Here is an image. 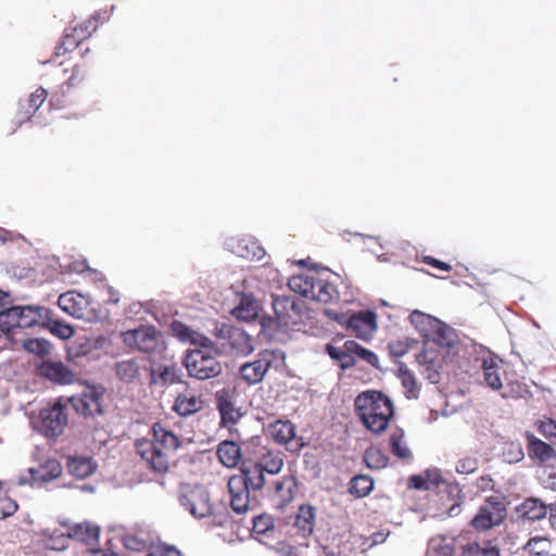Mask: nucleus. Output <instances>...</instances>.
<instances>
[{
    "mask_svg": "<svg viewBox=\"0 0 556 556\" xmlns=\"http://www.w3.org/2000/svg\"><path fill=\"white\" fill-rule=\"evenodd\" d=\"M42 327L47 328L54 337L61 340H67L74 334V328L70 324L53 318L49 309L47 319L45 318Z\"/></svg>",
    "mask_w": 556,
    "mask_h": 556,
    "instance_id": "e433bc0d",
    "label": "nucleus"
},
{
    "mask_svg": "<svg viewBox=\"0 0 556 556\" xmlns=\"http://www.w3.org/2000/svg\"><path fill=\"white\" fill-rule=\"evenodd\" d=\"M424 472L426 475L427 482L430 485V489L432 486H439L442 483H444L441 471L438 468H430L425 470Z\"/></svg>",
    "mask_w": 556,
    "mask_h": 556,
    "instance_id": "69168bd1",
    "label": "nucleus"
},
{
    "mask_svg": "<svg viewBox=\"0 0 556 556\" xmlns=\"http://www.w3.org/2000/svg\"><path fill=\"white\" fill-rule=\"evenodd\" d=\"M270 434L280 444H288L296 439L295 427L290 419H275L269 426Z\"/></svg>",
    "mask_w": 556,
    "mask_h": 556,
    "instance_id": "bb28decb",
    "label": "nucleus"
},
{
    "mask_svg": "<svg viewBox=\"0 0 556 556\" xmlns=\"http://www.w3.org/2000/svg\"><path fill=\"white\" fill-rule=\"evenodd\" d=\"M25 351L37 356H46L51 352V343L43 338L27 339L23 343Z\"/></svg>",
    "mask_w": 556,
    "mask_h": 556,
    "instance_id": "49530a36",
    "label": "nucleus"
},
{
    "mask_svg": "<svg viewBox=\"0 0 556 556\" xmlns=\"http://www.w3.org/2000/svg\"><path fill=\"white\" fill-rule=\"evenodd\" d=\"M71 536L68 531L66 533L59 530L53 531L47 540V546L53 551H64L68 546Z\"/></svg>",
    "mask_w": 556,
    "mask_h": 556,
    "instance_id": "864d4df0",
    "label": "nucleus"
},
{
    "mask_svg": "<svg viewBox=\"0 0 556 556\" xmlns=\"http://www.w3.org/2000/svg\"><path fill=\"white\" fill-rule=\"evenodd\" d=\"M338 298V291L334 285L327 280L316 278L311 299L313 301L329 303Z\"/></svg>",
    "mask_w": 556,
    "mask_h": 556,
    "instance_id": "c9c22d12",
    "label": "nucleus"
},
{
    "mask_svg": "<svg viewBox=\"0 0 556 556\" xmlns=\"http://www.w3.org/2000/svg\"><path fill=\"white\" fill-rule=\"evenodd\" d=\"M408 486L415 490H430L425 472L421 475H413L408 479Z\"/></svg>",
    "mask_w": 556,
    "mask_h": 556,
    "instance_id": "0e129e2a",
    "label": "nucleus"
},
{
    "mask_svg": "<svg viewBox=\"0 0 556 556\" xmlns=\"http://www.w3.org/2000/svg\"><path fill=\"white\" fill-rule=\"evenodd\" d=\"M372 488L374 480L366 475L356 476L350 482V493L357 497H364L368 495Z\"/></svg>",
    "mask_w": 556,
    "mask_h": 556,
    "instance_id": "a18cd8bd",
    "label": "nucleus"
},
{
    "mask_svg": "<svg viewBox=\"0 0 556 556\" xmlns=\"http://www.w3.org/2000/svg\"><path fill=\"white\" fill-rule=\"evenodd\" d=\"M48 92L45 88L40 87L36 89L28 99V109L25 112V117H22L20 124L30 118L31 114L35 113L45 102Z\"/></svg>",
    "mask_w": 556,
    "mask_h": 556,
    "instance_id": "3c124183",
    "label": "nucleus"
},
{
    "mask_svg": "<svg viewBox=\"0 0 556 556\" xmlns=\"http://www.w3.org/2000/svg\"><path fill=\"white\" fill-rule=\"evenodd\" d=\"M102 395L97 388L87 387L81 394L55 400L49 409L40 413L39 417H68L72 413L85 417L102 415Z\"/></svg>",
    "mask_w": 556,
    "mask_h": 556,
    "instance_id": "f03ea898",
    "label": "nucleus"
},
{
    "mask_svg": "<svg viewBox=\"0 0 556 556\" xmlns=\"http://www.w3.org/2000/svg\"><path fill=\"white\" fill-rule=\"evenodd\" d=\"M123 543L127 549L134 552H141L148 545L147 541L138 534H126L123 538Z\"/></svg>",
    "mask_w": 556,
    "mask_h": 556,
    "instance_id": "13d9d810",
    "label": "nucleus"
},
{
    "mask_svg": "<svg viewBox=\"0 0 556 556\" xmlns=\"http://www.w3.org/2000/svg\"><path fill=\"white\" fill-rule=\"evenodd\" d=\"M425 262L435 268H439L441 270H444V271H450L451 270V266L444 262H441L439 260H435L431 256H426L425 257Z\"/></svg>",
    "mask_w": 556,
    "mask_h": 556,
    "instance_id": "338daca9",
    "label": "nucleus"
},
{
    "mask_svg": "<svg viewBox=\"0 0 556 556\" xmlns=\"http://www.w3.org/2000/svg\"><path fill=\"white\" fill-rule=\"evenodd\" d=\"M520 511L528 520L536 521L549 514V508L541 500L530 497L522 503Z\"/></svg>",
    "mask_w": 556,
    "mask_h": 556,
    "instance_id": "473e14b6",
    "label": "nucleus"
},
{
    "mask_svg": "<svg viewBox=\"0 0 556 556\" xmlns=\"http://www.w3.org/2000/svg\"><path fill=\"white\" fill-rule=\"evenodd\" d=\"M526 437L528 442V454L531 458L546 462L555 456L556 453L549 444L543 442L534 434L529 432H527Z\"/></svg>",
    "mask_w": 556,
    "mask_h": 556,
    "instance_id": "cd10ccee",
    "label": "nucleus"
},
{
    "mask_svg": "<svg viewBox=\"0 0 556 556\" xmlns=\"http://www.w3.org/2000/svg\"><path fill=\"white\" fill-rule=\"evenodd\" d=\"M40 377L58 384H71L75 381V372L60 361L45 359L37 366Z\"/></svg>",
    "mask_w": 556,
    "mask_h": 556,
    "instance_id": "4468645a",
    "label": "nucleus"
},
{
    "mask_svg": "<svg viewBox=\"0 0 556 556\" xmlns=\"http://www.w3.org/2000/svg\"><path fill=\"white\" fill-rule=\"evenodd\" d=\"M152 381L162 386L177 383L179 382V371L176 366L160 367L157 370H152Z\"/></svg>",
    "mask_w": 556,
    "mask_h": 556,
    "instance_id": "ea45409f",
    "label": "nucleus"
},
{
    "mask_svg": "<svg viewBox=\"0 0 556 556\" xmlns=\"http://www.w3.org/2000/svg\"><path fill=\"white\" fill-rule=\"evenodd\" d=\"M315 281L316 277L314 275L301 274L292 276L289 279L288 286L293 292L299 293L303 298L311 299Z\"/></svg>",
    "mask_w": 556,
    "mask_h": 556,
    "instance_id": "7c9ffc66",
    "label": "nucleus"
},
{
    "mask_svg": "<svg viewBox=\"0 0 556 556\" xmlns=\"http://www.w3.org/2000/svg\"><path fill=\"white\" fill-rule=\"evenodd\" d=\"M211 348H200L189 351L184 359V365L190 377L206 380L217 377L222 370V364L212 354Z\"/></svg>",
    "mask_w": 556,
    "mask_h": 556,
    "instance_id": "39448f33",
    "label": "nucleus"
},
{
    "mask_svg": "<svg viewBox=\"0 0 556 556\" xmlns=\"http://www.w3.org/2000/svg\"><path fill=\"white\" fill-rule=\"evenodd\" d=\"M61 475V464L54 458H49L38 467L29 468L27 473L21 475L18 477V484L41 485L42 483L58 479Z\"/></svg>",
    "mask_w": 556,
    "mask_h": 556,
    "instance_id": "f8f14e48",
    "label": "nucleus"
},
{
    "mask_svg": "<svg viewBox=\"0 0 556 556\" xmlns=\"http://www.w3.org/2000/svg\"><path fill=\"white\" fill-rule=\"evenodd\" d=\"M346 350L352 353V356L356 359L361 358L371 366L378 368L379 367V357L371 351L363 348L355 341H346L345 342Z\"/></svg>",
    "mask_w": 556,
    "mask_h": 556,
    "instance_id": "a19ab883",
    "label": "nucleus"
},
{
    "mask_svg": "<svg viewBox=\"0 0 556 556\" xmlns=\"http://www.w3.org/2000/svg\"><path fill=\"white\" fill-rule=\"evenodd\" d=\"M180 505L195 519H203L212 515L208 491L200 485L188 486L179 495Z\"/></svg>",
    "mask_w": 556,
    "mask_h": 556,
    "instance_id": "6e6552de",
    "label": "nucleus"
},
{
    "mask_svg": "<svg viewBox=\"0 0 556 556\" xmlns=\"http://www.w3.org/2000/svg\"><path fill=\"white\" fill-rule=\"evenodd\" d=\"M280 356L274 352L265 350L257 355L253 362L245 363L240 367V376L249 384L261 382L268 369L278 361Z\"/></svg>",
    "mask_w": 556,
    "mask_h": 556,
    "instance_id": "9d476101",
    "label": "nucleus"
},
{
    "mask_svg": "<svg viewBox=\"0 0 556 556\" xmlns=\"http://www.w3.org/2000/svg\"><path fill=\"white\" fill-rule=\"evenodd\" d=\"M275 316L261 319L262 331L271 339H278L281 333L300 323L302 308L294 299L286 295L276 296L273 301Z\"/></svg>",
    "mask_w": 556,
    "mask_h": 556,
    "instance_id": "7ed1b4c3",
    "label": "nucleus"
},
{
    "mask_svg": "<svg viewBox=\"0 0 556 556\" xmlns=\"http://www.w3.org/2000/svg\"><path fill=\"white\" fill-rule=\"evenodd\" d=\"M274 528L273 518L269 515H258L253 517V532L265 534Z\"/></svg>",
    "mask_w": 556,
    "mask_h": 556,
    "instance_id": "4d7b16f0",
    "label": "nucleus"
},
{
    "mask_svg": "<svg viewBox=\"0 0 556 556\" xmlns=\"http://www.w3.org/2000/svg\"><path fill=\"white\" fill-rule=\"evenodd\" d=\"M417 362L418 364L426 366V369L430 372L428 374L427 378L432 382L435 383L439 381V374L433 369L434 368V358L432 352H421L417 355Z\"/></svg>",
    "mask_w": 556,
    "mask_h": 556,
    "instance_id": "6e6d98bb",
    "label": "nucleus"
},
{
    "mask_svg": "<svg viewBox=\"0 0 556 556\" xmlns=\"http://www.w3.org/2000/svg\"><path fill=\"white\" fill-rule=\"evenodd\" d=\"M67 419H31V428L48 439L63 433Z\"/></svg>",
    "mask_w": 556,
    "mask_h": 556,
    "instance_id": "a878e982",
    "label": "nucleus"
},
{
    "mask_svg": "<svg viewBox=\"0 0 556 556\" xmlns=\"http://www.w3.org/2000/svg\"><path fill=\"white\" fill-rule=\"evenodd\" d=\"M358 417H393L394 406L391 399L381 391L362 392L354 402Z\"/></svg>",
    "mask_w": 556,
    "mask_h": 556,
    "instance_id": "0eeeda50",
    "label": "nucleus"
},
{
    "mask_svg": "<svg viewBox=\"0 0 556 556\" xmlns=\"http://www.w3.org/2000/svg\"><path fill=\"white\" fill-rule=\"evenodd\" d=\"M3 501V510L4 513H8V517L13 515L16 509H17V505L15 502H12V501H7V500H2Z\"/></svg>",
    "mask_w": 556,
    "mask_h": 556,
    "instance_id": "774afa93",
    "label": "nucleus"
},
{
    "mask_svg": "<svg viewBox=\"0 0 556 556\" xmlns=\"http://www.w3.org/2000/svg\"><path fill=\"white\" fill-rule=\"evenodd\" d=\"M228 490L230 493V506L238 514L245 513L250 507V491L243 486V480L230 478L228 481Z\"/></svg>",
    "mask_w": 556,
    "mask_h": 556,
    "instance_id": "6ab92c4d",
    "label": "nucleus"
},
{
    "mask_svg": "<svg viewBox=\"0 0 556 556\" xmlns=\"http://www.w3.org/2000/svg\"><path fill=\"white\" fill-rule=\"evenodd\" d=\"M408 319L419 334L428 341L433 337V331L439 323L438 318L418 309L413 311Z\"/></svg>",
    "mask_w": 556,
    "mask_h": 556,
    "instance_id": "b1692460",
    "label": "nucleus"
},
{
    "mask_svg": "<svg viewBox=\"0 0 556 556\" xmlns=\"http://www.w3.org/2000/svg\"><path fill=\"white\" fill-rule=\"evenodd\" d=\"M316 509L308 504L301 505L295 516L294 528L302 538H307L314 532Z\"/></svg>",
    "mask_w": 556,
    "mask_h": 556,
    "instance_id": "4be33fe9",
    "label": "nucleus"
},
{
    "mask_svg": "<svg viewBox=\"0 0 556 556\" xmlns=\"http://www.w3.org/2000/svg\"><path fill=\"white\" fill-rule=\"evenodd\" d=\"M341 319L346 321L348 329L363 340L371 338L377 329L376 314L371 311L353 313L350 317H342Z\"/></svg>",
    "mask_w": 556,
    "mask_h": 556,
    "instance_id": "2eb2a0df",
    "label": "nucleus"
},
{
    "mask_svg": "<svg viewBox=\"0 0 556 556\" xmlns=\"http://www.w3.org/2000/svg\"><path fill=\"white\" fill-rule=\"evenodd\" d=\"M549 545V541L543 538H532L527 544V548L530 555L536 553H546V547Z\"/></svg>",
    "mask_w": 556,
    "mask_h": 556,
    "instance_id": "052dcab7",
    "label": "nucleus"
},
{
    "mask_svg": "<svg viewBox=\"0 0 556 556\" xmlns=\"http://www.w3.org/2000/svg\"><path fill=\"white\" fill-rule=\"evenodd\" d=\"M362 424L375 433H381L388 429L390 419H361Z\"/></svg>",
    "mask_w": 556,
    "mask_h": 556,
    "instance_id": "680f3d73",
    "label": "nucleus"
},
{
    "mask_svg": "<svg viewBox=\"0 0 556 556\" xmlns=\"http://www.w3.org/2000/svg\"><path fill=\"white\" fill-rule=\"evenodd\" d=\"M293 486L294 481L289 477L273 482L274 494L280 498V502L291 501Z\"/></svg>",
    "mask_w": 556,
    "mask_h": 556,
    "instance_id": "de8ad7c7",
    "label": "nucleus"
},
{
    "mask_svg": "<svg viewBox=\"0 0 556 556\" xmlns=\"http://www.w3.org/2000/svg\"><path fill=\"white\" fill-rule=\"evenodd\" d=\"M121 339L126 346L149 355H160L166 348L163 333L150 325L123 331Z\"/></svg>",
    "mask_w": 556,
    "mask_h": 556,
    "instance_id": "20e7f679",
    "label": "nucleus"
},
{
    "mask_svg": "<svg viewBox=\"0 0 556 556\" xmlns=\"http://www.w3.org/2000/svg\"><path fill=\"white\" fill-rule=\"evenodd\" d=\"M478 469V459L476 457H464L458 460L456 471L460 475H469Z\"/></svg>",
    "mask_w": 556,
    "mask_h": 556,
    "instance_id": "bf43d9fd",
    "label": "nucleus"
},
{
    "mask_svg": "<svg viewBox=\"0 0 556 556\" xmlns=\"http://www.w3.org/2000/svg\"><path fill=\"white\" fill-rule=\"evenodd\" d=\"M180 442L176 434L164 429L160 424L153 425V440H141L137 443V452L154 471L165 472L169 466V453Z\"/></svg>",
    "mask_w": 556,
    "mask_h": 556,
    "instance_id": "f257e3e1",
    "label": "nucleus"
},
{
    "mask_svg": "<svg viewBox=\"0 0 556 556\" xmlns=\"http://www.w3.org/2000/svg\"><path fill=\"white\" fill-rule=\"evenodd\" d=\"M397 378L401 381L405 396L407 399H417L420 391L419 384L414 374L405 364L399 366Z\"/></svg>",
    "mask_w": 556,
    "mask_h": 556,
    "instance_id": "2f4dec72",
    "label": "nucleus"
},
{
    "mask_svg": "<svg viewBox=\"0 0 556 556\" xmlns=\"http://www.w3.org/2000/svg\"><path fill=\"white\" fill-rule=\"evenodd\" d=\"M15 328H20L17 306H5L0 313V329L4 333H11Z\"/></svg>",
    "mask_w": 556,
    "mask_h": 556,
    "instance_id": "37998d69",
    "label": "nucleus"
},
{
    "mask_svg": "<svg viewBox=\"0 0 556 556\" xmlns=\"http://www.w3.org/2000/svg\"><path fill=\"white\" fill-rule=\"evenodd\" d=\"M98 468L97 463L89 456H68L67 469L78 479H86L93 475Z\"/></svg>",
    "mask_w": 556,
    "mask_h": 556,
    "instance_id": "5701e85b",
    "label": "nucleus"
},
{
    "mask_svg": "<svg viewBox=\"0 0 556 556\" xmlns=\"http://www.w3.org/2000/svg\"><path fill=\"white\" fill-rule=\"evenodd\" d=\"M503 460L508 464H516L523 459L525 453L519 443H507L502 451Z\"/></svg>",
    "mask_w": 556,
    "mask_h": 556,
    "instance_id": "603ef678",
    "label": "nucleus"
},
{
    "mask_svg": "<svg viewBox=\"0 0 556 556\" xmlns=\"http://www.w3.org/2000/svg\"><path fill=\"white\" fill-rule=\"evenodd\" d=\"M364 462L369 469L379 470L387 467L389 458L381 450L371 446L365 451Z\"/></svg>",
    "mask_w": 556,
    "mask_h": 556,
    "instance_id": "79ce46f5",
    "label": "nucleus"
},
{
    "mask_svg": "<svg viewBox=\"0 0 556 556\" xmlns=\"http://www.w3.org/2000/svg\"><path fill=\"white\" fill-rule=\"evenodd\" d=\"M58 304L63 312L77 319L92 323L101 318L99 304L87 294L68 291L59 296Z\"/></svg>",
    "mask_w": 556,
    "mask_h": 556,
    "instance_id": "423d86ee",
    "label": "nucleus"
},
{
    "mask_svg": "<svg viewBox=\"0 0 556 556\" xmlns=\"http://www.w3.org/2000/svg\"><path fill=\"white\" fill-rule=\"evenodd\" d=\"M433 337L429 341L437 343L440 346H452L456 341V334L453 328L439 319L438 327L433 331Z\"/></svg>",
    "mask_w": 556,
    "mask_h": 556,
    "instance_id": "4c0bfd02",
    "label": "nucleus"
},
{
    "mask_svg": "<svg viewBox=\"0 0 556 556\" xmlns=\"http://www.w3.org/2000/svg\"><path fill=\"white\" fill-rule=\"evenodd\" d=\"M265 473L276 475L283 465V460L279 453H274L262 448L261 454L254 459Z\"/></svg>",
    "mask_w": 556,
    "mask_h": 556,
    "instance_id": "c756f323",
    "label": "nucleus"
},
{
    "mask_svg": "<svg viewBox=\"0 0 556 556\" xmlns=\"http://www.w3.org/2000/svg\"><path fill=\"white\" fill-rule=\"evenodd\" d=\"M97 29L96 16L90 17L79 27H75L72 33H66L63 45L65 50L75 48L81 40L88 38Z\"/></svg>",
    "mask_w": 556,
    "mask_h": 556,
    "instance_id": "393cba45",
    "label": "nucleus"
},
{
    "mask_svg": "<svg viewBox=\"0 0 556 556\" xmlns=\"http://www.w3.org/2000/svg\"><path fill=\"white\" fill-rule=\"evenodd\" d=\"M20 328L42 326L48 316V308L39 305L17 306Z\"/></svg>",
    "mask_w": 556,
    "mask_h": 556,
    "instance_id": "412c9836",
    "label": "nucleus"
},
{
    "mask_svg": "<svg viewBox=\"0 0 556 556\" xmlns=\"http://www.w3.org/2000/svg\"><path fill=\"white\" fill-rule=\"evenodd\" d=\"M240 471L241 475L232 476L231 478L242 479L243 486L253 491L261 490L264 486L266 482V473L255 460H244L241 465Z\"/></svg>",
    "mask_w": 556,
    "mask_h": 556,
    "instance_id": "f3484780",
    "label": "nucleus"
},
{
    "mask_svg": "<svg viewBox=\"0 0 556 556\" xmlns=\"http://www.w3.org/2000/svg\"><path fill=\"white\" fill-rule=\"evenodd\" d=\"M170 331L175 338L184 343H190L203 349L214 345L211 339L178 320H174L170 324Z\"/></svg>",
    "mask_w": 556,
    "mask_h": 556,
    "instance_id": "dca6fc26",
    "label": "nucleus"
},
{
    "mask_svg": "<svg viewBox=\"0 0 556 556\" xmlns=\"http://www.w3.org/2000/svg\"><path fill=\"white\" fill-rule=\"evenodd\" d=\"M218 337L226 341L229 351L238 356H247L254 351L251 336L242 328L224 324L218 329Z\"/></svg>",
    "mask_w": 556,
    "mask_h": 556,
    "instance_id": "1a4fd4ad",
    "label": "nucleus"
},
{
    "mask_svg": "<svg viewBox=\"0 0 556 556\" xmlns=\"http://www.w3.org/2000/svg\"><path fill=\"white\" fill-rule=\"evenodd\" d=\"M464 556H500V552L495 546L480 545L478 543H468L463 546Z\"/></svg>",
    "mask_w": 556,
    "mask_h": 556,
    "instance_id": "09e8293b",
    "label": "nucleus"
},
{
    "mask_svg": "<svg viewBox=\"0 0 556 556\" xmlns=\"http://www.w3.org/2000/svg\"><path fill=\"white\" fill-rule=\"evenodd\" d=\"M390 445L392 453L402 459L412 458V452L405 441L403 440V432L393 433L390 438Z\"/></svg>",
    "mask_w": 556,
    "mask_h": 556,
    "instance_id": "8fccbe9b",
    "label": "nucleus"
},
{
    "mask_svg": "<svg viewBox=\"0 0 556 556\" xmlns=\"http://www.w3.org/2000/svg\"><path fill=\"white\" fill-rule=\"evenodd\" d=\"M497 358L493 356L482 358V370L485 383L494 390L502 387V380L500 377V366Z\"/></svg>",
    "mask_w": 556,
    "mask_h": 556,
    "instance_id": "72a5a7b5",
    "label": "nucleus"
},
{
    "mask_svg": "<svg viewBox=\"0 0 556 556\" xmlns=\"http://www.w3.org/2000/svg\"><path fill=\"white\" fill-rule=\"evenodd\" d=\"M202 400L193 393L179 394L174 404V410L181 417L198 413L202 408Z\"/></svg>",
    "mask_w": 556,
    "mask_h": 556,
    "instance_id": "c85d7f7f",
    "label": "nucleus"
},
{
    "mask_svg": "<svg viewBox=\"0 0 556 556\" xmlns=\"http://www.w3.org/2000/svg\"><path fill=\"white\" fill-rule=\"evenodd\" d=\"M538 429L547 439L556 438V421H555V419L540 420Z\"/></svg>",
    "mask_w": 556,
    "mask_h": 556,
    "instance_id": "e2e57ef3",
    "label": "nucleus"
},
{
    "mask_svg": "<svg viewBox=\"0 0 556 556\" xmlns=\"http://www.w3.org/2000/svg\"><path fill=\"white\" fill-rule=\"evenodd\" d=\"M506 517L505 505L495 498H490L482 504L471 525L477 530H489L498 526Z\"/></svg>",
    "mask_w": 556,
    "mask_h": 556,
    "instance_id": "9b49d317",
    "label": "nucleus"
},
{
    "mask_svg": "<svg viewBox=\"0 0 556 556\" xmlns=\"http://www.w3.org/2000/svg\"><path fill=\"white\" fill-rule=\"evenodd\" d=\"M115 374L122 381L131 382L139 374V364L136 359L117 362L115 364Z\"/></svg>",
    "mask_w": 556,
    "mask_h": 556,
    "instance_id": "58836bf2",
    "label": "nucleus"
},
{
    "mask_svg": "<svg viewBox=\"0 0 556 556\" xmlns=\"http://www.w3.org/2000/svg\"><path fill=\"white\" fill-rule=\"evenodd\" d=\"M217 456L226 467H235L241 456L240 447L232 441H224L218 445Z\"/></svg>",
    "mask_w": 556,
    "mask_h": 556,
    "instance_id": "f704fd0d",
    "label": "nucleus"
},
{
    "mask_svg": "<svg viewBox=\"0 0 556 556\" xmlns=\"http://www.w3.org/2000/svg\"><path fill=\"white\" fill-rule=\"evenodd\" d=\"M260 308L258 301L251 293H241L230 314L240 321L250 323L258 317Z\"/></svg>",
    "mask_w": 556,
    "mask_h": 556,
    "instance_id": "a211bd4d",
    "label": "nucleus"
},
{
    "mask_svg": "<svg viewBox=\"0 0 556 556\" xmlns=\"http://www.w3.org/2000/svg\"><path fill=\"white\" fill-rule=\"evenodd\" d=\"M62 525L68 530L71 539L84 542L87 545H93L98 541L100 529L88 521L74 525L63 522Z\"/></svg>",
    "mask_w": 556,
    "mask_h": 556,
    "instance_id": "aec40b11",
    "label": "nucleus"
},
{
    "mask_svg": "<svg viewBox=\"0 0 556 556\" xmlns=\"http://www.w3.org/2000/svg\"><path fill=\"white\" fill-rule=\"evenodd\" d=\"M216 405L219 409L220 417H232L233 403L228 391H219L216 393Z\"/></svg>",
    "mask_w": 556,
    "mask_h": 556,
    "instance_id": "5fc2aeb1",
    "label": "nucleus"
},
{
    "mask_svg": "<svg viewBox=\"0 0 556 556\" xmlns=\"http://www.w3.org/2000/svg\"><path fill=\"white\" fill-rule=\"evenodd\" d=\"M226 249L239 257L260 261L265 255V250L252 237H230L225 241Z\"/></svg>",
    "mask_w": 556,
    "mask_h": 556,
    "instance_id": "ddd939ff",
    "label": "nucleus"
},
{
    "mask_svg": "<svg viewBox=\"0 0 556 556\" xmlns=\"http://www.w3.org/2000/svg\"><path fill=\"white\" fill-rule=\"evenodd\" d=\"M326 352L332 359L339 363L342 369H348L355 364V358L352 356V353L346 350L345 344L342 349L327 344Z\"/></svg>",
    "mask_w": 556,
    "mask_h": 556,
    "instance_id": "c03bdc74",
    "label": "nucleus"
}]
</instances>
